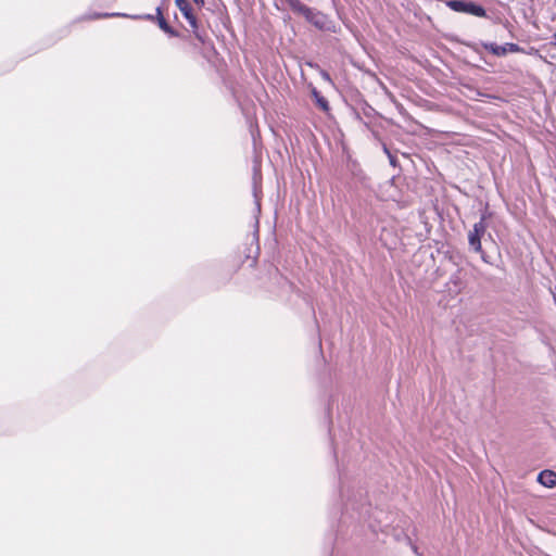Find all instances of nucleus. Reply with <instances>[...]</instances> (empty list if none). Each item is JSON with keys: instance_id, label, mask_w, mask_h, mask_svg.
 <instances>
[{"instance_id": "nucleus-1", "label": "nucleus", "mask_w": 556, "mask_h": 556, "mask_svg": "<svg viewBox=\"0 0 556 556\" xmlns=\"http://www.w3.org/2000/svg\"><path fill=\"white\" fill-rule=\"evenodd\" d=\"M283 4H287L295 14L302 15L305 20L320 30H329L332 22L329 17L309 7L302 3L300 0H281Z\"/></svg>"}, {"instance_id": "nucleus-2", "label": "nucleus", "mask_w": 556, "mask_h": 556, "mask_svg": "<svg viewBox=\"0 0 556 556\" xmlns=\"http://www.w3.org/2000/svg\"><path fill=\"white\" fill-rule=\"evenodd\" d=\"M342 496L346 497L342 517L349 516L351 519H355L356 514L358 520L363 519L368 511L363 491H342Z\"/></svg>"}, {"instance_id": "nucleus-3", "label": "nucleus", "mask_w": 556, "mask_h": 556, "mask_svg": "<svg viewBox=\"0 0 556 556\" xmlns=\"http://www.w3.org/2000/svg\"><path fill=\"white\" fill-rule=\"evenodd\" d=\"M486 229L485 216L482 215L468 233L469 245L477 253H482L481 238L485 235Z\"/></svg>"}, {"instance_id": "nucleus-4", "label": "nucleus", "mask_w": 556, "mask_h": 556, "mask_svg": "<svg viewBox=\"0 0 556 556\" xmlns=\"http://www.w3.org/2000/svg\"><path fill=\"white\" fill-rule=\"evenodd\" d=\"M447 5L455 12H463L478 17H485V10L471 1L452 0L447 2Z\"/></svg>"}, {"instance_id": "nucleus-5", "label": "nucleus", "mask_w": 556, "mask_h": 556, "mask_svg": "<svg viewBox=\"0 0 556 556\" xmlns=\"http://www.w3.org/2000/svg\"><path fill=\"white\" fill-rule=\"evenodd\" d=\"M176 5L180 10V12L185 16V18L189 22L190 26L192 28H197L198 27L197 17L194 16V14L192 12V8L188 3V1L187 0H176Z\"/></svg>"}, {"instance_id": "nucleus-6", "label": "nucleus", "mask_w": 556, "mask_h": 556, "mask_svg": "<svg viewBox=\"0 0 556 556\" xmlns=\"http://www.w3.org/2000/svg\"><path fill=\"white\" fill-rule=\"evenodd\" d=\"M536 480L543 486L552 489L556 485V472L549 469L542 470Z\"/></svg>"}, {"instance_id": "nucleus-7", "label": "nucleus", "mask_w": 556, "mask_h": 556, "mask_svg": "<svg viewBox=\"0 0 556 556\" xmlns=\"http://www.w3.org/2000/svg\"><path fill=\"white\" fill-rule=\"evenodd\" d=\"M448 290L458 293L463 288V282L458 274L452 275L448 282Z\"/></svg>"}, {"instance_id": "nucleus-8", "label": "nucleus", "mask_w": 556, "mask_h": 556, "mask_svg": "<svg viewBox=\"0 0 556 556\" xmlns=\"http://www.w3.org/2000/svg\"><path fill=\"white\" fill-rule=\"evenodd\" d=\"M312 96L314 97L316 104L323 110L328 111L329 104L328 101L316 90V88H313Z\"/></svg>"}, {"instance_id": "nucleus-9", "label": "nucleus", "mask_w": 556, "mask_h": 556, "mask_svg": "<svg viewBox=\"0 0 556 556\" xmlns=\"http://www.w3.org/2000/svg\"><path fill=\"white\" fill-rule=\"evenodd\" d=\"M157 15H159V26L162 30H164L165 33L169 34L170 36H176V31L167 24V22L165 21V18L162 16V12H161V9L157 8Z\"/></svg>"}, {"instance_id": "nucleus-10", "label": "nucleus", "mask_w": 556, "mask_h": 556, "mask_svg": "<svg viewBox=\"0 0 556 556\" xmlns=\"http://www.w3.org/2000/svg\"><path fill=\"white\" fill-rule=\"evenodd\" d=\"M483 47L496 56L505 55V48L494 42L484 43Z\"/></svg>"}, {"instance_id": "nucleus-11", "label": "nucleus", "mask_w": 556, "mask_h": 556, "mask_svg": "<svg viewBox=\"0 0 556 556\" xmlns=\"http://www.w3.org/2000/svg\"><path fill=\"white\" fill-rule=\"evenodd\" d=\"M328 430H329V434L331 437L332 443L334 445H337L338 444V434L336 432V428H334V424H333L332 419H330Z\"/></svg>"}, {"instance_id": "nucleus-12", "label": "nucleus", "mask_w": 556, "mask_h": 556, "mask_svg": "<svg viewBox=\"0 0 556 556\" xmlns=\"http://www.w3.org/2000/svg\"><path fill=\"white\" fill-rule=\"evenodd\" d=\"M503 47L505 48V54H507L508 52H519L520 51V47L516 43H505Z\"/></svg>"}, {"instance_id": "nucleus-13", "label": "nucleus", "mask_w": 556, "mask_h": 556, "mask_svg": "<svg viewBox=\"0 0 556 556\" xmlns=\"http://www.w3.org/2000/svg\"><path fill=\"white\" fill-rule=\"evenodd\" d=\"M384 151H386V153H387V154H388V156H389L390 163L394 166V165H395V159H394V156H392V155L390 154L389 150H388L386 147H384Z\"/></svg>"}, {"instance_id": "nucleus-14", "label": "nucleus", "mask_w": 556, "mask_h": 556, "mask_svg": "<svg viewBox=\"0 0 556 556\" xmlns=\"http://www.w3.org/2000/svg\"><path fill=\"white\" fill-rule=\"evenodd\" d=\"M479 254L481 255V258L483 262L489 263L488 256L483 250H482V253H479Z\"/></svg>"}, {"instance_id": "nucleus-15", "label": "nucleus", "mask_w": 556, "mask_h": 556, "mask_svg": "<svg viewBox=\"0 0 556 556\" xmlns=\"http://www.w3.org/2000/svg\"><path fill=\"white\" fill-rule=\"evenodd\" d=\"M321 76H323V78H324L325 80L330 81V76H329V74H328V73L323 72V73H321Z\"/></svg>"}, {"instance_id": "nucleus-16", "label": "nucleus", "mask_w": 556, "mask_h": 556, "mask_svg": "<svg viewBox=\"0 0 556 556\" xmlns=\"http://www.w3.org/2000/svg\"><path fill=\"white\" fill-rule=\"evenodd\" d=\"M193 2L199 7H202L204 4V0H193Z\"/></svg>"}, {"instance_id": "nucleus-17", "label": "nucleus", "mask_w": 556, "mask_h": 556, "mask_svg": "<svg viewBox=\"0 0 556 556\" xmlns=\"http://www.w3.org/2000/svg\"><path fill=\"white\" fill-rule=\"evenodd\" d=\"M116 14H103L102 16L103 17H108V16H115Z\"/></svg>"}, {"instance_id": "nucleus-18", "label": "nucleus", "mask_w": 556, "mask_h": 556, "mask_svg": "<svg viewBox=\"0 0 556 556\" xmlns=\"http://www.w3.org/2000/svg\"><path fill=\"white\" fill-rule=\"evenodd\" d=\"M554 43L556 45V34L553 36Z\"/></svg>"}]
</instances>
